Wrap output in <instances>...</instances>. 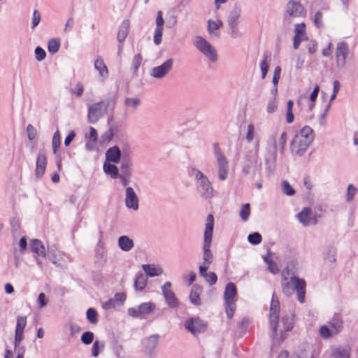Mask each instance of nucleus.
I'll use <instances>...</instances> for the list:
<instances>
[{
  "mask_svg": "<svg viewBox=\"0 0 358 358\" xmlns=\"http://www.w3.org/2000/svg\"><path fill=\"white\" fill-rule=\"evenodd\" d=\"M313 141L312 129L308 126L303 127L293 138L290 150L293 155L301 156L306 151Z\"/></svg>",
  "mask_w": 358,
  "mask_h": 358,
  "instance_id": "1",
  "label": "nucleus"
},
{
  "mask_svg": "<svg viewBox=\"0 0 358 358\" xmlns=\"http://www.w3.org/2000/svg\"><path fill=\"white\" fill-rule=\"evenodd\" d=\"M115 101L108 99L99 102H96L88 107L87 121L90 124L97 122L103 117L108 111L115 108Z\"/></svg>",
  "mask_w": 358,
  "mask_h": 358,
  "instance_id": "2",
  "label": "nucleus"
},
{
  "mask_svg": "<svg viewBox=\"0 0 358 358\" xmlns=\"http://www.w3.org/2000/svg\"><path fill=\"white\" fill-rule=\"evenodd\" d=\"M282 288L286 296H290L296 291L298 300L301 303L303 302L306 288V282L303 279L294 276L288 280L286 277H284L282 280Z\"/></svg>",
  "mask_w": 358,
  "mask_h": 358,
  "instance_id": "3",
  "label": "nucleus"
},
{
  "mask_svg": "<svg viewBox=\"0 0 358 358\" xmlns=\"http://www.w3.org/2000/svg\"><path fill=\"white\" fill-rule=\"evenodd\" d=\"M213 231V216L212 215H208L206 218V229L204 231V243L203 246V265H207L208 266L212 263L213 259V255L210 250L212 242Z\"/></svg>",
  "mask_w": 358,
  "mask_h": 358,
  "instance_id": "4",
  "label": "nucleus"
},
{
  "mask_svg": "<svg viewBox=\"0 0 358 358\" xmlns=\"http://www.w3.org/2000/svg\"><path fill=\"white\" fill-rule=\"evenodd\" d=\"M192 171L194 172L196 189L200 195L206 199L212 198L213 188L208 177L199 170L193 169Z\"/></svg>",
  "mask_w": 358,
  "mask_h": 358,
  "instance_id": "5",
  "label": "nucleus"
},
{
  "mask_svg": "<svg viewBox=\"0 0 358 358\" xmlns=\"http://www.w3.org/2000/svg\"><path fill=\"white\" fill-rule=\"evenodd\" d=\"M213 148L216 159L219 179L220 180H227L229 174L228 161L226 157L222 152L217 143H213Z\"/></svg>",
  "mask_w": 358,
  "mask_h": 358,
  "instance_id": "6",
  "label": "nucleus"
},
{
  "mask_svg": "<svg viewBox=\"0 0 358 358\" xmlns=\"http://www.w3.org/2000/svg\"><path fill=\"white\" fill-rule=\"evenodd\" d=\"M306 14L304 7L299 1L289 0L286 3L284 13L285 20L291 22L293 20L304 17Z\"/></svg>",
  "mask_w": 358,
  "mask_h": 358,
  "instance_id": "7",
  "label": "nucleus"
},
{
  "mask_svg": "<svg viewBox=\"0 0 358 358\" xmlns=\"http://www.w3.org/2000/svg\"><path fill=\"white\" fill-rule=\"evenodd\" d=\"M194 45L210 61L213 62L217 61V55L215 48L205 38L200 36L194 37Z\"/></svg>",
  "mask_w": 358,
  "mask_h": 358,
  "instance_id": "8",
  "label": "nucleus"
},
{
  "mask_svg": "<svg viewBox=\"0 0 358 358\" xmlns=\"http://www.w3.org/2000/svg\"><path fill=\"white\" fill-rule=\"evenodd\" d=\"M236 294V288L234 283L229 282L227 284L224 297L225 301V308L226 313L229 318H231L234 316V312L236 310V303L234 298Z\"/></svg>",
  "mask_w": 358,
  "mask_h": 358,
  "instance_id": "9",
  "label": "nucleus"
},
{
  "mask_svg": "<svg viewBox=\"0 0 358 358\" xmlns=\"http://www.w3.org/2000/svg\"><path fill=\"white\" fill-rule=\"evenodd\" d=\"M280 304L276 296L273 294L270 306L269 321L273 329V334H277L278 324L279 322Z\"/></svg>",
  "mask_w": 358,
  "mask_h": 358,
  "instance_id": "10",
  "label": "nucleus"
},
{
  "mask_svg": "<svg viewBox=\"0 0 358 358\" xmlns=\"http://www.w3.org/2000/svg\"><path fill=\"white\" fill-rule=\"evenodd\" d=\"M173 64V59H168L161 65L152 68L150 70V76L156 79H162L171 71Z\"/></svg>",
  "mask_w": 358,
  "mask_h": 358,
  "instance_id": "11",
  "label": "nucleus"
},
{
  "mask_svg": "<svg viewBox=\"0 0 358 358\" xmlns=\"http://www.w3.org/2000/svg\"><path fill=\"white\" fill-rule=\"evenodd\" d=\"M155 305L148 302L141 304L137 308H131L128 310V314L133 317H143L153 312Z\"/></svg>",
  "mask_w": 358,
  "mask_h": 358,
  "instance_id": "12",
  "label": "nucleus"
},
{
  "mask_svg": "<svg viewBox=\"0 0 358 358\" xmlns=\"http://www.w3.org/2000/svg\"><path fill=\"white\" fill-rule=\"evenodd\" d=\"M241 10L238 7H234L230 12L227 22L233 36H241V33L238 27V20L241 16Z\"/></svg>",
  "mask_w": 358,
  "mask_h": 358,
  "instance_id": "13",
  "label": "nucleus"
},
{
  "mask_svg": "<svg viewBox=\"0 0 358 358\" xmlns=\"http://www.w3.org/2000/svg\"><path fill=\"white\" fill-rule=\"evenodd\" d=\"M139 198L131 187L125 189V206L127 208L136 211L139 208Z\"/></svg>",
  "mask_w": 358,
  "mask_h": 358,
  "instance_id": "14",
  "label": "nucleus"
},
{
  "mask_svg": "<svg viewBox=\"0 0 358 358\" xmlns=\"http://www.w3.org/2000/svg\"><path fill=\"white\" fill-rule=\"evenodd\" d=\"M171 284L167 281L162 287V294L166 300L167 305L170 308H176L178 306V301L176 299L175 294L171 289Z\"/></svg>",
  "mask_w": 358,
  "mask_h": 358,
  "instance_id": "15",
  "label": "nucleus"
},
{
  "mask_svg": "<svg viewBox=\"0 0 358 358\" xmlns=\"http://www.w3.org/2000/svg\"><path fill=\"white\" fill-rule=\"evenodd\" d=\"M185 327L191 333L196 335L205 330L206 323L199 318H193L187 320L185 324Z\"/></svg>",
  "mask_w": 358,
  "mask_h": 358,
  "instance_id": "16",
  "label": "nucleus"
},
{
  "mask_svg": "<svg viewBox=\"0 0 358 358\" xmlns=\"http://www.w3.org/2000/svg\"><path fill=\"white\" fill-rule=\"evenodd\" d=\"M27 325V317L18 316L17 317L15 334V346H17L23 339V332Z\"/></svg>",
  "mask_w": 358,
  "mask_h": 358,
  "instance_id": "17",
  "label": "nucleus"
},
{
  "mask_svg": "<svg viewBox=\"0 0 358 358\" xmlns=\"http://www.w3.org/2000/svg\"><path fill=\"white\" fill-rule=\"evenodd\" d=\"M294 33L293 46L296 50L299 48L301 42L306 39V24L303 22L296 24L294 28Z\"/></svg>",
  "mask_w": 358,
  "mask_h": 358,
  "instance_id": "18",
  "label": "nucleus"
},
{
  "mask_svg": "<svg viewBox=\"0 0 358 358\" xmlns=\"http://www.w3.org/2000/svg\"><path fill=\"white\" fill-rule=\"evenodd\" d=\"M287 133L285 131H282L277 141H275L273 143V150L271 154V159L273 162H275L276 160V151L278 148L280 153L284 152L285 147L287 141Z\"/></svg>",
  "mask_w": 358,
  "mask_h": 358,
  "instance_id": "19",
  "label": "nucleus"
},
{
  "mask_svg": "<svg viewBox=\"0 0 358 358\" xmlns=\"http://www.w3.org/2000/svg\"><path fill=\"white\" fill-rule=\"evenodd\" d=\"M348 52L349 50L346 43H340L338 44L336 48V62L338 66H344Z\"/></svg>",
  "mask_w": 358,
  "mask_h": 358,
  "instance_id": "20",
  "label": "nucleus"
},
{
  "mask_svg": "<svg viewBox=\"0 0 358 358\" xmlns=\"http://www.w3.org/2000/svg\"><path fill=\"white\" fill-rule=\"evenodd\" d=\"M299 221L304 226L314 225L316 224V219L311 216V210L304 208L298 215Z\"/></svg>",
  "mask_w": 358,
  "mask_h": 358,
  "instance_id": "21",
  "label": "nucleus"
},
{
  "mask_svg": "<svg viewBox=\"0 0 358 358\" xmlns=\"http://www.w3.org/2000/svg\"><path fill=\"white\" fill-rule=\"evenodd\" d=\"M46 164L47 161L45 153L43 152H40L36 159V176L38 178H40L43 176L45 171Z\"/></svg>",
  "mask_w": 358,
  "mask_h": 358,
  "instance_id": "22",
  "label": "nucleus"
},
{
  "mask_svg": "<svg viewBox=\"0 0 358 358\" xmlns=\"http://www.w3.org/2000/svg\"><path fill=\"white\" fill-rule=\"evenodd\" d=\"M222 26V22L220 20L208 21V31L213 37L218 38L220 35V28Z\"/></svg>",
  "mask_w": 358,
  "mask_h": 358,
  "instance_id": "23",
  "label": "nucleus"
},
{
  "mask_svg": "<svg viewBox=\"0 0 358 358\" xmlns=\"http://www.w3.org/2000/svg\"><path fill=\"white\" fill-rule=\"evenodd\" d=\"M121 152L117 146L110 148L106 152V159L108 162L117 164L120 162Z\"/></svg>",
  "mask_w": 358,
  "mask_h": 358,
  "instance_id": "24",
  "label": "nucleus"
},
{
  "mask_svg": "<svg viewBox=\"0 0 358 358\" xmlns=\"http://www.w3.org/2000/svg\"><path fill=\"white\" fill-rule=\"evenodd\" d=\"M142 268L149 277L159 276L163 273V269L159 266L153 264H143Z\"/></svg>",
  "mask_w": 358,
  "mask_h": 358,
  "instance_id": "25",
  "label": "nucleus"
},
{
  "mask_svg": "<svg viewBox=\"0 0 358 358\" xmlns=\"http://www.w3.org/2000/svg\"><path fill=\"white\" fill-rule=\"evenodd\" d=\"M30 249L34 253H36L38 255H40L43 257H46V252L44 245L42 244L41 241L38 239H33L30 242Z\"/></svg>",
  "mask_w": 358,
  "mask_h": 358,
  "instance_id": "26",
  "label": "nucleus"
},
{
  "mask_svg": "<svg viewBox=\"0 0 358 358\" xmlns=\"http://www.w3.org/2000/svg\"><path fill=\"white\" fill-rule=\"evenodd\" d=\"M118 245L122 250L128 252L134 245L133 240L127 236H122L118 238Z\"/></svg>",
  "mask_w": 358,
  "mask_h": 358,
  "instance_id": "27",
  "label": "nucleus"
},
{
  "mask_svg": "<svg viewBox=\"0 0 358 358\" xmlns=\"http://www.w3.org/2000/svg\"><path fill=\"white\" fill-rule=\"evenodd\" d=\"M129 27V20H124L120 27V29H119V31L117 33V39L120 43L123 42L124 41V39L126 38L127 34H128Z\"/></svg>",
  "mask_w": 358,
  "mask_h": 358,
  "instance_id": "28",
  "label": "nucleus"
},
{
  "mask_svg": "<svg viewBox=\"0 0 358 358\" xmlns=\"http://www.w3.org/2000/svg\"><path fill=\"white\" fill-rule=\"evenodd\" d=\"M351 349L350 346L338 347L334 351L333 356L334 358H349Z\"/></svg>",
  "mask_w": 358,
  "mask_h": 358,
  "instance_id": "29",
  "label": "nucleus"
},
{
  "mask_svg": "<svg viewBox=\"0 0 358 358\" xmlns=\"http://www.w3.org/2000/svg\"><path fill=\"white\" fill-rule=\"evenodd\" d=\"M343 320L339 315H334V317L329 322L331 327L333 329V331L335 334L340 332L343 329Z\"/></svg>",
  "mask_w": 358,
  "mask_h": 358,
  "instance_id": "30",
  "label": "nucleus"
},
{
  "mask_svg": "<svg viewBox=\"0 0 358 358\" xmlns=\"http://www.w3.org/2000/svg\"><path fill=\"white\" fill-rule=\"evenodd\" d=\"M157 339L158 336L157 335H152L144 340V345L145 347L148 350H154L157 346Z\"/></svg>",
  "mask_w": 358,
  "mask_h": 358,
  "instance_id": "31",
  "label": "nucleus"
},
{
  "mask_svg": "<svg viewBox=\"0 0 358 358\" xmlns=\"http://www.w3.org/2000/svg\"><path fill=\"white\" fill-rule=\"evenodd\" d=\"M94 68L99 71L101 77H106L108 75V69L104 64L103 61L98 58L94 62Z\"/></svg>",
  "mask_w": 358,
  "mask_h": 358,
  "instance_id": "32",
  "label": "nucleus"
},
{
  "mask_svg": "<svg viewBox=\"0 0 358 358\" xmlns=\"http://www.w3.org/2000/svg\"><path fill=\"white\" fill-rule=\"evenodd\" d=\"M200 293L201 289L199 287H194L189 294L190 301L194 305L200 304Z\"/></svg>",
  "mask_w": 358,
  "mask_h": 358,
  "instance_id": "33",
  "label": "nucleus"
},
{
  "mask_svg": "<svg viewBox=\"0 0 358 358\" xmlns=\"http://www.w3.org/2000/svg\"><path fill=\"white\" fill-rule=\"evenodd\" d=\"M147 285V278L143 274L141 273L137 275L134 281V287L136 289L142 290Z\"/></svg>",
  "mask_w": 358,
  "mask_h": 358,
  "instance_id": "34",
  "label": "nucleus"
},
{
  "mask_svg": "<svg viewBox=\"0 0 358 358\" xmlns=\"http://www.w3.org/2000/svg\"><path fill=\"white\" fill-rule=\"evenodd\" d=\"M103 169H104L105 173L107 174H110L113 178H117V176L119 175L117 167L113 164H104Z\"/></svg>",
  "mask_w": 358,
  "mask_h": 358,
  "instance_id": "35",
  "label": "nucleus"
},
{
  "mask_svg": "<svg viewBox=\"0 0 358 358\" xmlns=\"http://www.w3.org/2000/svg\"><path fill=\"white\" fill-rule=\"evenodd\" d=\"M294 102L292 100H289L287 103V112H286V121L288 124H291L294 121V114L292 108Z\"/></svg>",
  "mask_w": 358,
  "mask_h": 358,
  "instance_id": "36",
  "label": "nucleus"
},
{
  "mask_svg": "<svg viewBox=\"0 0 358 358\" xmlns=\"http://www.w3.org/2000/svg\"><path fill=\"white\" fill-rule=\"evenodd\" d=\"M60 47L59 39L53 38L48 42V51L51 53L57 52Z\"/></svg>",
  "mask_w": 358,
  "mask_h": 358,
  "instance_id": "37",
  "label": "nucleus"
},
{
  "mask_svg": "<svg viewBox=\"0 0 358 358\" xmlns=\"http://www.w3.org/2000/svg\"><path fill=\"white\" fill-rule=\"evenodd\" d=\"M120 175L131 176V163L129 161L122 162L120 166Z\"/></svg>",
  "mask_w": 358,
  "mask_h": 358,
  "instance_id": "38",
  "label": "nucleus"
},
{
  "mask_svg": "<svg viewBox=\"0 0 358 358\" xmlns=\"http://www.w3.org/2000/svg\"><path fill=\"white\" fill-rule=\"evenodd\" d=\"M255 138V126L252 123H250L247 126L245 139L248 143L252 142Z\"/></svg>",
  "mask_w": 358,
  "mask_h": 358,
  "instance_id": "39",
  "label": "nucleus"
},
{
  "mask_svg": "<svg viewBox=\"0 0 358 358\" xmlns=\"http://www.w3.org/2000/svg\"><path fill=\"white\" fill-rule=\"evenodd\" d=\"M250 204L245 203L242 206V208L239 212V215L243 221H247L248 219V217L250 215Z\"/></svg>",
  "mask_w": 358,
  "mask_h": 358,
  "instance_id": "40",
  "label": "nucleus"
},
{
  "mask_svg": "<svg viewBox=\"0 0 358 358\" xmlns=\"http://www.w3.org/2000/svg\"><path fill=\"white\" fill-rule=\"evenodd\" d=\"M282 191L285 194H286L287 196H292L294 194L295 190L287 180L282 181Z\"/></svg>",
  "mask_w": 358,
  "mask_h": 358,
  "instance_id": "41",
  "label": "nucleus"
},
{
  "mask_svg": "<svg viewBox=\"0 0 358 358\" xmlns=\"http://www.w3.org/2000/svg\"><path fill=\"white\" fill-rule=\"evenodd\" d=\"M140 103V99L137 97L127 98L124 100V104L127 107L135 109Z\"/></svg>",
  "mask_w": 358,
  "mask_h": 358,
  "instance_id": "42",
  "label": "nucleus"
},
{
  "mask_svg": "<svg viewBox=\"0 0 358 358\" xmlns=\"http://www.w3.org/2000/svg\"><path fill=\"white\" fill-rule=\"evenodd\" d=\"M248 241L252 244H259L262 242V236L257 232L249 234L248 236Z\"/></svg>",
  "mask_w": 358,
  "mask_h": 358,
  "instance_id": "43",
  "label": "nucleus"
},
{
  "mask_svg": "<svg viewBox=\"0 0 358 358\" xmlns=\"http://www.w3.org/2000/svg\"><path fill=\"white\" fill-rule=\"evenodd\" d=\"M87 318L92 324L97 322V313L93 308H89L87 310Z\"/></svg>",
  "mask_w": 358,
  "mask_h": 358,
  "instance_id": "44",
  "label": "nucleus"
},
{
  "mask_svg": "<svg viewBox=\"0 0 358 358\" xmlns=\"http://www.w3.org/2000/svg\"><path fill=\"white\" fill-rule=\"evenodd\" d=\"M94 334L91 331H86L81 336V341L85 345H89L93 341Z\"/></svg>",
  "mask_w": 358,
  "mask_h": 358,
  "instance_id": "45",
  "label": "nucleus"
},
{
  "mask_svg": "<svg viewBox=\"0 0 358 358\" xmlns=\"http://www.w3.org/2000/svg\"><path fill=\"white\" fill-rule=\"evenodd\" d=\"M126 299V295L124 293L115 294L113 298V300L117 306L122 305Z\"/></svg>",
  "mask_w": 358,
  "mask_h": 358,
  "instance_id": "46",
  "label": "nucleus"
},
{
  "mask_svg": "<svg viewBox=\"0 0 358 358\" xmlns=\"http://www.w3.org/2000/svg\"><path fill=\"white\" fill-rule=\"evenodd\" d=\"M164 28H155L154 34V43L158 45L161 43L162 39V33Z\"/></svg>",
  "mask_w": 358,
  "mask_h": 358,
  "instance_id": "47",
  "label": "nucleus"
},
{
  "mask_svg": "<svg viewBox=\"0 0 358 358\" xmlns=\"http://www.w3.org/2000/svg\"><path fill=\"white\" fill-rule=\"evenodd\" d=\"M60 145V135L59 132L57 131L55 132L53 137H52V149L53 152L55 153L57 148L59 147Z\"/></svg>",
  "mask_w": 358,
  "mask_h": 358,
  "instance_id": "48",
  "label": "nucleus"
},
{
  "mask_svg": "<svg viewBox=\"0 0 358 358\" xmlns=\"http://www.w3.org/2000/svg\"><path fill=\"white\" fill-rule=\"evenodd\" d=\"M26 130L27 138L29 141H32L36 137V129L31 124H28Z\"/></svg>",
  "mask_w": 358,
  "mask_h": 358,
  "instance_id": "49",
  "label": "nucleus"
},
{
  "mask_svg": "<svg viewBox=\"0 0 358 358\" xmlns=\"http://www.w3.org/2000/svg\"><path fill=\"white\" fill-rule=\"evenodd\" d=\"M357 191V188L355 187L352 184L348 185L346 197V199L348 202L353 199Z\"/></svg>",
  "mask_w": 358,
  "mask_h": 358,
  "instance_id": "50",
  "label": "nucleus"
},
{
  "mask_svg": "<svg viewBox=\"0 0 358 358\" xmlns=\"http://www.w3.org/2000/svg\"><path fill=\"white\" fill-rule=\"evenodd\" d=\"M314 23L315 26L318 28L323 27L322 13L320 11H317L315 13L314 16Z\"/></svg>",
  "mask_w": 358,
  "mask_h": 358,
  "instance_id": "51",
  "label": "nucleus"
},
{
  "mask_svg": "<svg viewBox=\"0 0 358 358\" xmlns=\"http://www.w3.org/2000/svg\"><path fill=\"white\" fill-rule=\"evenodd\" d=\"M280 73H281V68L280 66H276L274 69L273 79H272L273 84V85H275V87L278 86V83L280 76Z\"/></svg>",
  "mask_w": 358,
  "mask_h": 358,
  "instance_id": "52",
  "label": "nucleus"
},
{
  "mask_svg": "<svg viewBox=\"0 0 358 358\" xmlns=\"http://www.w3.org/2000/svg\"><path fill=\"white\" fill-rule=\"evenodd\" d=\"M41 19V17L40 13L38 10H34L33 12V17H32V23H31L32 29L34 28L35 27H36L40 23Z\"/></svg>",
  "mask_w": 358,
  "mask_h": 358,
  "instance_id": "53",
  "label": "nucleus"
},
{
  "mask_svg": "<svg viewBox=\"0 0 358 358\" xmlns=\"http://www.w3.org/2000/svg\"><path fill=\"white\" fill-rule=\"evenodd\" d=\"M320 334L321 336L324 338H328L332 334L330 329L326 325H323L320 327Z\"/></svg>",
  "mask_w": 358,
  "mask_h": 358,
  "instance_id": "54",
  "label": "nucleus"
},
{
  "mask_svg": "<svg viewBox=\"0 0 358 358\" xmlns=\"http://www.w3.org/2000/svg\"><path fill=\"white\" fill-rule=\"evenodd\" d=\"M260 69L262 71V78L264 79L268 69V65L266 60V57H265L264 59L262 61L260 64Z\"/></svg>",
  "mask_w": 358,
  "mask_h": 358,
  "instance_id": "55",
  "label": "nucleus"
},
{
  "mask_svg": "<svg viewBox=\"0 0 358 358\" xmlns=\"http://www.w3.org/2000/svg\"><path fill=\"white\" fill-rule=\"evenodd\" d=\"M35 55H36V59L38 61H42L45 59V57L46 56V53L43 48H41V47H37L35 49Z\"/></svg>",
  "mask_w": 358,
  "mask_h": 358,
  "instance_id": "56",
  "label": "nucleus"
},
{
  "mask_svg": "<svg viewBox=\"0 0 358 358\" xmlns=\"http://www.w3.org/2000/svg\"><path fill=\"white\" fill-rule=\"evenodd\" d=\"M37 301L40 304V306H39L40 308L42 309L47 305L48 301L46 297V295L44 293L41 292L38 296Z\"/></svg>",
  "mask_w": 358,
  "mask_h": 358,
  "instance_id": "57",
  "label": "nucleus"
},
{
  "mask_svg": "<svg viewBox=\"0 0 358 358\" xmlns=\"http://www.w3.org/2000/svg\"><path fill=\"white\" fill-rule=\"evenodd\" d=\"M276 108H277V102L275 99H273L268 101L267 106H266V111L268 113H272L275 110Z\"/></svg>",
  "mask_w": 358,
  "mask_h": 358,
  "instance_id": "58",
  "label": "nucleus"
},
{
  "mask_svg": "<svg viewBox=\"0 0 358 358\" xmlns=\"http://www.w3.org/2000/svg\"><path fill=\"white\" fill-rule=\"evenodd\" d=\"M282 322L286 331H290L293 328V318L289 317L287 318H283Z\"/></svg>",
  "mask_w": 358,
  "mask_h": 358,
  "instance_id": "59",
  "label": "nucleus"
},
{
  "mask_svg": "<svg viewBox=\"0 0 358 358\" xmlns=\"http://www.w3.org/2000/svg\"><path fill=\"white\" fill-rule=\"evenodd\" d=\"M142 57L140 54L136 55L132 61V66L135 71H137L141 64Z\"/></svg>",
  "mask_w": 358,
  "mask_h": 358,
  "instance_id": "60",
  "label": "nucleus"
},
{
  "mask_svg": "<svg viewBox=\"0 0 358 358\" xmlns=\"http://www.w3.org/2000/svg\"><path fill=\"white\" fill-rule=\"evenodd\" d=\"M89 129H90V133H89L88 138L94 143H96V141L98 140L97 131H96V129L94 127H90Z\"/></svg>",
  "mask_w": 358,
  "mask_h": 358,
  "instance_id": "61",
  "label": "nucleus"
},
{
  "mask_svg": "<svg viewBox=\"0 0 358 358\" xmlns=\"http://www.w3.org/2000/svg\"><path fill=\"white\" fill-rule=\"evenodd\" d=\"M206 281L210 285H214L217 280V275L214 272L208 273L207 278H205Z\"/></svg>",
  "mask_w": 358,
  "mask_h": 358,
  "instance_id": "62",
  "label": "nucleus"
},
{
  "mask_svg": "<svg viewBox=\"0 0 358 358\" xmlns=\"http://www.w3.org/2000/svg\"><path fill=\"white\" fill-rule=\"evenodd\" d=\"M164 19L162 17V11H158L157 17H156V28H164Z\"/></svg>",
  "mask_w": 358,
  "mask_h": 358,
  "instance_id": "63",
  "label": "nucleus"
},
{
  "mask_svg": "<svg viewBox=\"0 0 358 358\" xmlns=\"http://www.w3.org/2000/svg\"><path fill=\"white\" fill-rule=\"evenodd\" d=\"M131 176H126V175H118V178L120 179L122 185L124 187H127L128 184L130 182V178Z\"/></svg>",
  "mask_w": 358,
  "mask_h": 358,
  "instance_id": "64",
  "label": "nucleus"
}]
</instances>
